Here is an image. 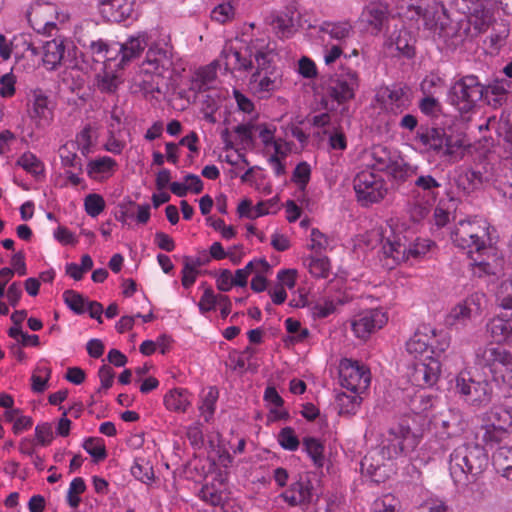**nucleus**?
Returning a JSON list of instances; mask_svg holds the SVG:
<instances>
[{"label":"nucleus","mask_w":512,"mask_h":512,"mask_svg":"<svg viewBox=\"0 0 512 512\" xmlns=\"http://www.w3.org/2000/svg\"><path fill=\"white\" fill-rule=\"evenodd\" d=\"M488 466L485 449L476 443H464L450 454L449 471L455 485L467 487L475 483Z\"/></svg>","instance_id":"obj_1"},{"label":"nucleus","mask_w":512,"mask_h":512,"mask_svg":"<svg viewBox=\"0 0 512 512\" xmlns=\"http://www.w3.org/2000/svg\"><path fill=\"white\" fill-rule=\"evenodd\" d=\"M451 239L457 247L468 249L469 254L476 253L478 258H473L475 265L488 272L489 263L481 258L491 248L486 221L477 218L460 220L451 233Z\"/></svg>","instance_id":"obj_2"},{"label":"nucleus","mask_w":512,"mask_h":512,"mask_svg":"<svg viewBox=\"0 0 512 512\" xmlns=\"http://www.w3.org/2000/svg\"><path fill=\"white\" fill-rule=\"evenodd\" d=\"M477 367L491 376V381L512 384V353L503 347L486 346L476 351Z\"/></svg>","instance_id":"obj_3"},{"label":"nucleus","mask_w":512,"mask_h":512,"mask_svg":"<svg viewBox=\"0 0 512 512\" xmlns=\"http://www.w3.org/2000/svg\"><path fill=\"white\" fill-rule=\"evenodd\" d=\"M482 374L462 371L456 377V392L475 407H485L492 401L493 382L489 380L486 371Z\"/></svg>","instance_id":"obj_4"},{"label":"nucleus","mask_w":512,"mask_h":512,"mask_svg":"<svg viewBox=\"0 0 512 512\" xmlns=\"http://www.w3.org/2000/svg\"><path fill=\"white\" fill-rule=\"evenodd\" d=\"M484 86L478 76L469 74L462 76L449 88L448 102L461 114L472 112L483 98Z\"/></svg>","instance_id":"obj_5"},{"label":"nucleus","mask_w":512,"mask_h":512,"mask_svg":"<svg viewBox=\"0 0 512 512\" xmlns=\"http://www.w3.org/2000/svg\"><path fill=\"white\" fill-rule=\"evenodd\" d=\"M416 139L435 155L452 159L457 150L464 146L461 136L447 134L444 128L421 127L416 134Z\"/></svg>","instance_id":"obj_6"},{"label":"nucleus","mask_w":512,"mask_h":512,"mask_svg":"<svg viewBox=\"0 0 512 512\" xmlns=\"http://www.w3.org/2000/svg\"><path fill=\"white\" fill-rule=\"evenodd\" d=\"M384 185V180L371 170L359 172L353 180L358 200L366 205L379 202L385 197L387 189Z\"/></svg>","instance_id":"obj_7"},{"label":"nucleus","mask_w":512,"mask_h":512,"mask_svg":"<svg viewBox=\"0 0 512 512\" xmlns=\"http://www.w3.org/2000/svg\"><path fill=\"white\" fill-rule=\"evenodd\" d=\"M339 378L342 387L355 394H360L367 390L371 381L368 369L358 362H353L348 359L340 363Z\"/></svg>","instance_id":"obj_8"},{"label":"nucleus","mask_w":512,"mask_h":512,"mask_svg":"<svg viewBox=\"0 0 512 512\" xmlns=\"http://www.w3.org/2000/svg\"><path fill=\"white\" fill-rule=\"evenodd\" d=\"M358 87L359 77L357 72L342 67L341 72L330 79L327 89L329 96L342 104L354 98Z\"/></svg>","instance_id":"obj_9"},{"label":"nucleus","mask_w":512,"mask_h":512,"mask_svg":"<svg viewBox=\"0 0 512 512\" xmlns=\"http://www.w3.org/2000/svg\"><path fill=\"white\" fill-rule=\"evenodd\" d=\"M376 236L379 238L382 243V250L386 257L392 258L395 262L405 261L412 257H419L421 254H424V247L421 249L418 248V245L407 244L406 242H401L399 236H393V239L390 237L384 238L382 232L375 231Z\"/></svg>","instance_id":"obj_10"},{"label":"nucleus","mask_w":512,"mask_h":512,"mask_svg":"<svg viewBox=\"0 0 512 512\" xmlns=\"http://www.w3.org/2000/svg\"><path fill=\"white\" fill-rule=\"evenodd\" d=\"M440 372V360L427 356L424 360L414 362L410 378L416 386L431 387L438 381Z\"/></svg>","instance_id":"obj_11"},{"label":"nucleus","mask_w":512,"mask_h":512,"mask_svg":"<svg viewBox=\"0 0 512 512\" xmlns=\"http://www.w3.org/2000/svg\"><path fill=\"white\" fill-rule=\"evenodd\" d=\"M145 63L151 66L150 73L162 78L172 77L174 72V54L172 47H151L146 53Z\"/></svg>","instance_id":"obj_12"},{"label":"nucleus","mask_w":512,"mask_h":512,"mask_svg":"<svg viewBox=\"0 0 512 512\" xmlns=\"http://www.w3.org/2000/svg\"><path fill=\"white\" fill-rule=\"evenodd\" d=\"M388 321L384 312L379 309L366 310L359 313L352 321V329L358 338L365 339L377 329H381Z\"/></svg>","instance_id":"obj_13"},{"label":"nucleus","mask_w":512,"mask_h":512,"mask_svg":"<svg viewBox=\"0 0 512 512\" xmlns=\"http://www.w3.org/2000/svg\"><path fill=\"white\" fill-rule=\"evenodd\" d=\"M55 7L49 3H34L27 11V19L33 30L37 33L51 35V30L56 29L53 21Z\"/></svg>","instance_id":"obj_14"},{"label":"nucleus","mask_w":512,"mask_h":512,"mask_svg":"<svg viewBox=\"0 0 512 512\" xmlns=\"http://www.w3.org/2000/svg\"><path fill=\"white\" fill-rule=\"evenodd\" d=\"M503 164L504 163L501 162L481 163L475 169L467 171L465 173V178L473 189H477L483 184L493 185L497 189Z\"/></svg>","instance_id":"obj_15"},{"label":"nucleus","mask_w":512,"mask_h":512,"mask_svg":"<svg viewBox=\"0 0 512 512\" xmlns=\"http://www.w3.org/2000/svg\"><path fill=\"white\" fill-rule=\"evenodd\" d=\"M135 0H100L99 10L109 22L120 23L132 17Z\"/></svg>","instance_id":"obj_16"},{"label":"nucleus","mask_w":512,"mask_h":512,"mask_svg":"<svg viewBox=\"0 0 512 512\" xmlns=\"http://www.w3.org/2000/svg\"><path fill=\"white\" fill-rule=\"evenodd\" d=\"M483 98L487 105L494 109L503 106L507 102L508 94L512 88V81L504 78H495L488 83H483Z\"/></svg>","instance_id":"obj_17"},{"label":"nucleus","mask_w":512,"mask_h":512,"mask_svg":"<svg viewBox=\"0 0 512 512\" xmlns=\"http://www.w3.org/2000/svg\"><path fill=\"white\" fill-rule=\"evenodd\" d=\"M466 3L469 22L478 32H484L493 21V14L486 9L481 0H462Z\"/></svg>","instance_id":"obj_18"},{"label":"nucleus","mask_w":512,"mask_h":512,"mask_svg":"<svg viewBox=\"0 0 512 512\" xmlns=\"http://www.w3.org/2000/svg\"><path fill=\"white\" fill-rule=\"evenodd\" d=\"M362 18L379 32L389 21V5L383 1H372L363 8Z\"/></svg>","instance_id":"obj_19"},{"label":"nucleus","mask_w":512,"mask_h":512,"mask_svg":"<svg viewBox=\"0 0 512 512\" xmlns=\"http://www.w3.org/2000/svg\"><path fill=\"white\" fill-rule=\"evenodd\" d=\"M385 105L393 114H399L407 110L411 104V92L408 87L386 88L383 92Z\"/></svg>","instance_id":"obj_20"},{"label":"nucleus","mask_w":512,"mask_h":512,"mask_svg":"<svg viewBox=\"0 0 512 512\" xmlns=\"http://www.w3.org/2000/svg\"><path fill=\"white\" fill-rule=\"evenodd\" d=\"M119 49L115 52L120 54L118 67L124 69L131 61L138 58L147 46L144 36L130 37L126 42L117 44Z\"/></svg>","instance_id":"obj_21"},{"label":"nucleus","mask_w":512,"mask_h":512,"mask_svg":"<svg viewBox=\"0 0 512 512\" xmlns=\"http://www.w3.org/2000/svg\"><path fill=\"white\" fill-rule=\"evenodd\" d=\"M436 332L427 326H423V331L417 330L414 335L406 342V350L415 357L423 355L429 348L433 347Z\"/></svg>","instance_id":"obj_22"},{"label":"nucleus","mask_w":512,"mask_h":512,"mask_svg":"<svg viewBox=\"0 0 512 512\" xmlns=\"http://www.w3.org/2000/svg\"><path fill=\"white\" fill-rule=\"evenodd\" d=\"M487 333L491 339L498 343H512V319H505L502 317H494L487 325Z\"/></svg>","instance_id":"obj_23"},{"label":"nucleus","mask_w":512,"mask_h":512,"mask_svg":"<svg viewBox=\"0 0 512 512\" xmlns=\"http://www.w3.org/2000/svg\"><path fill=\"white\" fill-rule=\"evenodd\" d=\"M148 73L146 75L135 76L130 83L129 90L132 94L142 95L145 99L154 98V93H161L159 83L155 82L154 77Z\"/></svg>","instance_id":"obj_24"},{"label":"nucleus","mask_w":512,"mask_h":512,"mask_svg":"<svg viewBox=\"0 0 512 512\" xmlns=\"http://www.w3.org/2000/svg\"><path fill=\"white\" fill-rule=\"evenodd\" d=\"M417 7V15L424 19L426 26L430 28L437 27L438 25L443 26L442 16H446L447 10L442 3L431 0L427 1L425 5Z\"/></svg>","instance_id":"obj_25"},{"label":"nucleus","mask_w":512,"mask_h":512,"mask_svg":"<svg viewBox=\"0 0 512 512\" xmlns=\"http://www.w3.org/2000/svg\"><path fill=\"white\" fill-rule=\"evenodd\" d=\"M43 62L54 69L65 58V39L61 37L43 42Z\"/></svg>","instance_id":"obj_26"},{"label":"nucleus","mask_w":512,"mask_h":512,"mask_svg":"<svg viewBox=\"0 0 512 512\" xmlns=\"http://www.w3.org/2000/svg\"><path fill=\"white\" fill-rule=\"evenodd\" d=\"M441 183L437 181L432 175L421 174L414 180L413 193L418 195L422 194L429 201H435L438 196V190L441 188Z\"/></svg>","instance_id":"obj_27"},{"label":"nucleus","mask_w":512,"mask_h":512,"mask_svg":"<svg viewBox=\"0 0 512 512\" xmlns=\"http://www.w3.org/2000/svg\"><path fill=\"white\" fill-rule=\"evenodd\" d=\"M380 453L383 459H394L399 455H404L401 436L397 428L388 431V435L382 441Z\"/></svg>","instance_id":"obj_28"},{"label":"nucleus","mask_w":512,"mask_h":512,"mask_svg":"<svg viewBox=\"0 0 512 512\" xmlns=\"http://www.w3.org/2000/svg\"><path fill=\"white\" fill-rule=\"evenodd\" d=\"M79 146L74 141L67 142L59 148V156L64 167L76 170L78 173L83 171V163L77 155Z\"/></svg>","instance_id":"obj_29"},{"label":"nucleus","mask_w":512,"mask_h":512,"mask_svg":"<svg viewBox=\"0 0 512 512\" xmlns=\"http://www.w3.org/2000/svg\"><path fill=\"white\" fill-rule=\"evenodd\" d=\"M290 491L295 493L305 506L314 500V487L308 475H300L299 479L290 485Z\"/></svg>","instance_id":"obj_30"},{"label":"nucleus","mask_w":512,"mask_h":512,"mask_svg":"<svg viewBox=\"0 0 512 512\" xmlns=\"http://www.w3.org/2000/svg\"><path fill=\"white\" fill-rule=\"evenodd\" d=\"M254 58L257 63V70L251 76L252 82L258 81L261 72H264L265 74L274 75L275 72L277 71L276 68L273 66L274 54L272 53V51L263 52L258 50L254 54Z\"/></svg>","instance_id":"obj_31"},{"label":"nucleus","mask_w":512,"mask_h":512,"mask_svg":"<svg viewBox=\"0 0 512 512\" xmlns=\"http://www.w3.org/2000/svg\"><path fill=\"white\" fill-rule=\"evenodd\" d=\"M164 404L167 409L177 412H185L190 404L187 398V390L174 388L164 397Z\"/></svg>","instance_id":"obj_32"},{"label":"nucleus","mask_w":512,"mask_h":512,"mask_svg":"<svg viewBox=\"0 0 512 512\" xmlns=\"http://www.w3.org/2000/svg\"><path fill=\"white\" fill-rule=\"evenodd\" d=\"M320 31L330 35L331 38L344 41L354 34L352 25L349 22L324 23Z\"/></svg>","instance_id":"obj_33"},{"label":"nucleus","mask_w":512,"mask_h":512,"mask_svg":"<svg viewBox=\"0 0 512 512\" xmlns=\"http://www.w3.org/2000/svg\"><path fill=\"white\" fill-rule=\"evenodd\" d=\"M302 442L304 451L312 459L314 465L318 468L322 467L324 464V445L314 437H304Z\"/></svg>","instance_id":"obj_34"},{"label":"nucleus","mask_w":512,"mask_h":512,"mask_svg":"<svg viewBox=\"0 0 512 512\" xmlns=\"http://www.w3.org/2000/svg\"><path fill=\"white\" fill-rule=\"evenodd\" d=\"M397 429L401 436V445L403 446L404 455H407L414 451V449L419 445L422 436L421 434L412 431L409 426H405L404 424H400Z\"/></svg>","instance_id":"obj_35"},{"label":"nucleus","mask_w":512,"mask_h":512,"mask_svg":"<svg viewBox=\"0 0 512 512\" xmlns=\"http://www.w3.org/2000/svg\"><path fill=\"white\" fill-rule=\"evenodd\" d=\"M472 317L475 316L472 314L471 308L465 307L463 303H460L452 308L445 319V323L448 326L465 325Z\"/></svg>","instance_id":"obj_36"},{"label":"nucleus","mask_w":512,"mask_h":512,"mask_svg":"<svg viewBox=\"0 0 512 512\" xmlns=\"http://www.w3.org/2000/svg\"><path fill=\"white\" fill-rule=\"evenodd\" d=\"M83 448L98 463L107 457V451L101 438L90 437L83 443Z\"/></svg>","instance_id":"obj_37"},{"label":"nucleus","mask_w":512,"mask_h":512,"mask_svg":"<svg viewBox=\"0 0 512 512\" xmlns=\"http://www.w3.org/2000/svg\"><path fill=\"white\" fill-rule=\"evenodd\" d=\"M339 414H354L359 407L362 399L357 395H348L346 393H339L336 397Z\"/></svg>","instance_id":"obj_38"},{"label":"nucleus","mask_w":512,"mask_h":512,"mask_svg":"<svg viewBox=\"0 0 512 512\" xmlns=\"http://www.w3.org/2000/svg\"><path fill=\"white\" fill-rule=\"evenodd\" d=\"M488 421L490 423H495L496 427L508 430V428L512 426V410L494 407L488 413Z\"/></svg>","instance_id":"obj_39"},{"label":"nucleus","mask_w":512,"mask_h":512,"mask_svg":"<svg viewBox=\"0 0 512 512\" xmlns=\"http://www.w3.org/2000/svg\"><path fill=\"white\" fill-rule=\"evenodd\" d=\"M484 430L483 441L487 445L500 444L508 436V430L496 427L495 423H488L482 426Z\"/></svg>","instance_id":"obj_40"},{"label":"nucleus","mask_w":512,"mask_h":512,"mask_svg":"<svg viewBox=\"0 0 512 512\" xmlns=\"http://www.w3.org/2000/svg\"><path fill=\"white\" fill-rule=\"evenodd\" d=\"M65 304L76 314H83L86 312V303L88 301L82 294L74 290H66L63 293Z\"/></svg>","instance_id":"obj_41"},{"label":"nucleus","mask_w":512,"mask_h":512,"mask_svg":"<svg viewBox=\"0 0 512 512\" xmlns=\"http://www.w3.org/2000/svg\"><path fill=\"white\" fill-rule=\"evenodd\" d=\"M17 164L25 171L38 176L44 172L43 163L31 152L24 153L18 160Z\"/></svg>","instance_id":"obj_42"},{"label":"nucleus","mask_w":512,"mask_h":512,"mask_svg":"<svg viewBox=\"0 0 512 512\" xmlns=\"http://www.w3.org/2000/svg\"><path fill=\"white\" fill-rule=\"evenodd\" d=\"M373 163L371 168L376 171H389L394 162L391 161L389 153L383 147H374L372 150Z\"/></svg>","instance_id":"obj_43"},{"label":"nucleus","mask_w":512,"mask_h":512,"mask_svg":"<svg viewBox=\"0 0 512 512\" xmlns=\"http://www.w3.org/2000/svg\"><path fill=\"white\" fill-rule=\"evenodd\" d=\"M361 472L371 478L375 483H381L385 479V475L381 473V465L374 464L372 456L366 455L361 463Z\"/></svg>","instance_id":"obj_44"},{"label":"nucleus","mask_w":512,"mask_h":512,"mask_svg":"<svg viewBox=\"0 0 512 512\" xmlns=\"http://www.w3.org/2000/svg\"><path fill=\"white\" fill-rule=\"evenodd\" d=\"M309 272L318 278H327L329 275L330 263L327 257H310L307 259Z\"/></svg>","instance_id":"obj_45"},{"label":"nucleus","mask_w":512,"mask_h":512,"mask_svg":"<svg viewBox=\"0 0 512 512\" xmlns=\"http://www.w3.org/2000/svg\"><path fill=\"white\" fill-rule=\"evenodd\" d=\"M496 301L503 309L512 310V281L500 283L496 291Z\"/></svg>","instance_id":"obj_46"},{"label":"nucleus","mask_w":512,"mask_h":512,"mask_svg":"<svg viewBox=\"0 0 512 512\" xmlns=\"http://www.w3.org/2000/svg\"><path fill=\"white\" fill-rule=\"evenodd\" d=\"M278 442L283 449L288 451H296L300 445V441L291 427H284L280 430Z\"/></svg>","instance_id":"obj_47"},{"label":"nucleus","mask_w":512,"mask_h":512,"mask_svg":"<svg viewBox=\"0 0 512 512\" xmlns=\"http://www.w3.org/2000/svg\"><path fill=\"white\" fill-rule=\"evenodd\" d=\"M86 213L91 217H97L105 209L103 197L96 193L88 194L84 199Z\"/></svg>","instance_id":"obj_48"},{"label":"nucleus","mask_w":512,"mask_h":512,"mask_svg":"<svg viewBox=\"0 0 512 512\" xmlns=\"http://www.w3.org/2000/svg\"><path fill=\"white\" fill-rule=\"evenodd\" d=\"M412 36L407 30H400L396 37L394 44L396 49L405 57L411 58L414 56V47L411 44Z\"/></svg>","instance_id":"obj_49"},{"label":"nucleus","mask_w":512,"mask_h":512,"mask_svg":"<svg viewBox=\"0 0 512 512\" xmlns=\"http://www.w3.org/2000/svg\"><path fill=\"white\" fill-rule=\"evenodd\" d=\"M115 166V160L105 156L95 160H91L87 165V173L90 177H93V174L104 173L106 171L113 169Z\"/></svg>","instance_id":"obj_50"},{"label":"nucleus","mask_w":512,"mask_h":512,"mask_svg":"<svg viewBox=\"0 0 512 512\" xmlns=\"http://www.w3.org/2000/svg\"><path fill=\"white\" fill-rule=\"evenodd\" d=\"M89 48L96 62L111 61L113 59V56H108L107 53L113 52L114 47L109 46L106 42H104L101 39L97 41H92L90 43Z\"/></svg>","instance_id":"obj_51"},{"label":"nucleus","mask_w":512,"mask_h":512,"mask_svg":"<svg viewBox=\"0 0 512 512\" xmlns=\"http://www.w3.org/2000/svg\"><path fill=\"white\" fill-rule=\"evenodd\" d=\"M389 173L392 177L400 182H405L412 176L417 174V167H412L409 164H398L393 163L389 169Z\"/></svg>","instance_id":"obj_52"},{"label":"nucleus","mask_w":512,"mask_h":512,"mask_svg":"<svg viewBox=\"0 0 512 512\" xmlns=\"http://www.w3.org/2000/svg\"><path fill=\"white\" fill-rule=\"evenodd\" d=\"M256 124L248 122L246 124H240L234 128V132L240 137L241 144L245 147H253L255 144V137L252 133L255 130Z\"/></svg>","instance_id":"obj_53"},{"label":"nucleus","mask_w":512,"mask_h":512,"mask_svg":"<svg viewBox=\"0 0 512 512\" xmlns=\"http://www.w3.org/2000/svg\"><path fill=\"white\" fill-rule=\"evenodd\" d=\"M497 189L504 197L512 199V168L503 164Z\"/></svg>","instance_id":"obj_54"},{"label":"nucleus","mask_w":512,"mask_h":512,"mask_svg":"<svg viewBox=\"0 0 512 512\" xmlns=\"http://www.w3.org/2000/svg\"><path fill=\"white\" fill-rule=\"evenodd\" d=\"M311 175V169L307 162H300L294 169L292 181L299 185L301 190H305Z\"/></svg>","instance_id":"obj_55"},{"label":"nucleus","mask_w":512,"mask_h":512,"mask_svg":"<svg viewBox=\"0 0 512 512\" xmlns=\"http://www.w3.org/2000/svg\"><path fill=\"white\" fill-rule=\"evenodd\" d=\"M441 426L448 436L457 434L459 431L462 430V428L460 427V415L454 412H449L447 415L443 416V419L441 420Z\"/></svg>","instance_id":"obj_56"},{"label":"nucleus","mask_w":512,"mask_h":512,"mask_svg":"<svg viewBox=\"0 0 512 512\" xmlns=\"http://www.w3.org/2000/svg\"><path fill=\"white\" fill-rule=\"evenodd\" d=\"M373 512H401L399 502L391 495H385L373 504Z\"/></svg>","instance_id":"obj_57"},{"label":"nucleus","mask_w":512,"mask_h":512,"mask_svg":"<svg viewBox=\"0 0 512 512\" xmlns=\"http://www.w3.org/2000/svg\"><path fill=\"white\" fill-rule=\"evenodd\" d=\"M233 16L234 8L229 2L217 5L211 12L212 20H215L221 24L231 20Z\"/></svg>","instance_id":"obj_58"},{"label":"nucleus","mask_w":512,"mask_h":512,"mask_svg":"<svg viewBox=\"0 0 512 512\" xmlns=\"http://www.w3.org/2000/svg\"><path fill=\"white\" fill-rule=\"evenodd\" d=\"M259 91L271 92L275 91L281 85V75L278 71L274 75L265 74L263 78H258Z\"/></svg>","instance_id":"obj_59"},{"label":"nucleus","mask_w":512,"mask_h":512,"mask_svg":"<svg viewBox=\"0 0 512 512\" xmlns=\"http://www.w3.org/2000/svg\"><path fill=\"white\" fill-rule=\"evenodd\" d=\"M218 295H216L211 287H206L204 293L198 303L201 313L214 310L217 304Z\"/></svg>","instance_id":"obj_60"},{"label":"nucleus","mask_w":512,"mask_h":512,"mask_svg":"<svg viewBox=\"0 0 512 512\" xmlns=\"http://www.w3.org/2000/svg\"><path fill=\"white\" fill-rule=\"evenodd\" d=\"M118 211L115 213L116 220L126 224L128 218L135 216L136 203L132 200H125L118 204Z\"/></svg>","instance_id":"obj_61"},{"label":"nucleus","mask_w":512,"mask_h":512,"mask_svg":"<svg viewBox=\"0 0 512 512\" xmlns=\"http://www.w3.org/2000/svg\"><path fill=\"white\" fill-rule=\"evenodd\" d=\"M420 111L427 116H435L441 112V104L432 96H425L419 102Z\"/></svg>","instance_id":"obj_62"},{"label":"nucleus","mask_w":512,"mask_h":512,"mask_svg":"<svg viewBox=\"0 0 512 512\" xmlns=\"http://www.w3.org/2000/svg\"><path fill=\"white\" fill-rule=\"evenodd\" d=\"M131 474L139 481L148 483L153 480L154 473L153 468L148 464L142 465L139 462H135L131 467Z\"/></svg>","instance_id":"obj_63"},{"label":"nucleus","mask_w":512,"mask_h":512,"mask_svg":"<svg viewBox=\"0 0 512 512\" xmlns=\"http://www.w3.org/2000/svg\"><path fill=\"white\" fill-rule=\"evenodd\" d=\"M485 303V294L479 292L473 293L463 302L465 307L471 308V312L474 316L480 315Z\"/></svg>","instance_id":"obj_64"}]
</instances>
